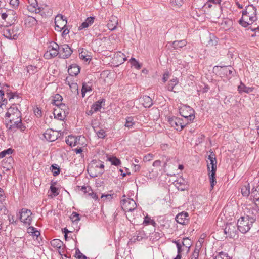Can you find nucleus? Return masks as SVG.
<instances>
[{
	"mask_svg": "<svg viewBox=\"0 0 259 259\" xmlns=\"http://www.w3.org/2000/svg\"><path fill=\"white\" fill-rule=\"evenodd\" d=\"M32 213L30 210L23 208L19 212V214H17V215H19V218L22 222L30 225L32 220Z\"/></svg>",
	"mask_w": 259,
	"mask_h": 259,
	"instance_id": "nucleus-9",
	"label": "nucleus"
},
{
	"mask_svg": "<svg viewBox=\"0 0 259 259\" xmlns=\"http://www.w3.org/2000/svg\"><path fill=\"white\" fill-rule=\"evenodd\" d=\"M208 159L210 161V163L207 164L211 165V169L213 170V168L214 169V170H217V160H216V157L215 154L213 151H210V154L208 156Z\"/></svg>",
	"mask_w": 259,
	"mask_h": 259,
	"instance_id": "nucleus-18",
	"label": "nucleus"
},
{
	"mask_svg": "<svg viewBox=\"0 0 259 259\" xmlns=\"http://www.w3.org/2000/svg\"><path fill=\"white\" fill-rule=\"evenodd\" d=\"M9 85L7 84H5L3 85V87L1 88L0 89V98L4 97L5 96V91L4 90H5L6 88H8Z\"/></svg>",
	"mask_w": 259,
	"mask_h": 259,
	"instance_id": "nucleus-62",
	"label": "nucleus"
},
{
	"mask_svg": "<svg viewBox=\"0 0 259 259\" xmlns=\"http://www.w3.org/2000/svg\"><path fill=\"white\" fill-rule=\"evenodd\" d=\"M68 72L71 76H76L80 72V68L77 65L73 64L69 67Z\"/></svg>",
	"mask_w": 259,
	"mask_h": 259,
	"instance_id": "nucleus-19",
	"label": "nucleus"
},
{
	"mask_svg": "<svg viewBox=\"0 0 259 259\" xmlns=\"http://www.w3.org/2000/svg\"><path fill=\"white\" fill-rule=\"evenodd\" d=\"M48 49L49 50L46 52L44 55V57L46 59H50L54 58L60 54V52L58 51L50 49V48H48Z\"/></svg>",
	"mask_w": 259,
	"mask_h": 259,
	"instance_id": "nucleus-24",
	"label": "nucleus"
},
{
	"mask_svg": "<svg viewBox=\"0 0 259 259\" xmlns=\"http://www.w3.org/2000/svg\"><path fill=\"white\" fill-rule=\"evenodd\" d=\"M60 132H61V131L57 132L52 129H48L44 133V137L48 141L53 142L60 137L59 135V134L61 135Z\"/></svg>",
	"mask_w": 259,
	"mask_h": 259,
	"instance_id": "nucleus-11",
	"label": "nucleus"
},
{
	"mask_svg": "<svg viewBox=\"0 0 259 259\" xmlns=\"http://www.w3.org/2000/svg\"><path fill=\"white\" fill-rule=\"evenodd\" d=\"M121 205L124 211H132L136 207V203L133 199L129 198L121 200Z\"/></svg>",
	"mask_w": 259,
	"mask_h": 259,
	"instance_id": "nucleus-10",
	"label": "nucleus"
},
{
	"mask_svg": "<svg viewBox=\"0 0 259 259\" xmlns=\"http://www.w3.org/2000/svg\"><path fill=\"white\" fill-rule=\"evenodd\" d=\"M214 259H232V258L228 256L227 253L221 251L215 256Z\"/></svg>",
	"mask_w": 259,
	"mask_h": 259,
	"instance_id": "nucleus-46",
	"label": "nucleus"
},
{
	"mask_svg": "<svg viewBox=\"0 0 259 259\" xmlns=\"http://www.w3.org/2000/svg\"><path fill=\"white\" fill-rule=\"evenodd\" d=\"M253 197V201L255 203L256 205H259V193L254 194Z\"/></svg>",
	"mask_w": 259,
	"mask_h": 259,
	"instance_id": "nucleus-63",
	"label": "nucleus"
},
{
	"mask_svg": "<svg viewBox=\"0 0 259 259\" xmlns=\"http://www.w3.org/2000/svg\"><path fill=\"white\" fill-rule=\"evenodd\" d=\"M259 193V185L256 187H254L252 189L251 194L252 196H253L254 194Z\"/></svg>",
	"mask_w": 259,
	"mask_h": 259,
	"instance_id": "nucleus-64",
	"label": "nucleus"
},
{
	"mask_svg": "<svg viewBox=\"0 0 259 259\" xmlns=\"http://www.w3.org/2000/svg\"><path fill=\"white\" fill-rule=\"evenodd\" d=\"M29 230H32V232H30L31 234L33 236H36L37 238L40 236V232L36 230V229L33 227H29Z\"/></svg>",
	"mask_w": 259,
	"mask_h": 259,
	"instance_id": "nucleus-52",
	"label": "nucleus"
},
{
	"mask_svg": "<svg viewBox=\"0 0 259 259\" xmlns=\"http://www.w3.org/2000/svg\"><path fill=\"white\" fill-rule=\"evenodd\" d=\"M168 121L171 127L179 131H181L189 124V122H184L182 118L176 117H169Z\"/></svg>",
	"mask_w": 259,
	"mask_h": 259,
	"instance_id": "nucleus-7",
	"label": "nucleus"
},
{
	"mask_svg": "<svg viewBox=\"0 0 259 259\" xmlns=\"http://www.w3.org/2000/svg\"><path fill=\"white\" fill-rule=\"evenodd\" d=\"M82 89L84 90V92H88L92 91V88L91 86H89L85 83H83Z\"/></svg>",
	"mask_w": 259,
	"mask_h": 259,
	"instance_id": "nucleus-61",
	"label": "nucleus"
},
{
	"mask_svg": "<svg viewBox=\"0 0 259 259\" xmlns=\"http://www.w3.org/2000/svg\"><path fill=\"white\" fill-rule=\"evenodd\" d=\"M170 43L171 44V46L175 49H178L180 48H182V47L185 46L187 44V42L185 40H181L180 41H174Z\"/></svg>",
	"mask_w": 259,
	"mask_h": 259,
	"instance_id": "nucleus-32",
	"label": "nucleus"
},
{
	"mask_svg": "<svg viewBox=\"0 0 259 259\" xmlns=\"http://www.w3.org/2000/svg\"><path fill=\"white\" fill-rule=\"evenodd\" d=\"M79 56L80 59L84 60L86 61L91 60V58H90L89 57L88 58H87L85 52L83 51L79 53Z\"/></svg>",
	"mask_w": 259,
	"mask_h": 259,
	"instance_id": "nucleus-57",
	"label": "nucleus"
},
{
	"mask_svg": "<svg viewBox=\"0 0 259 259\" xmlns=\"http://www.w3.org/2000/svg\"><path fill=\"white\" fill-rule=\"evenodd\" d=\"M51 245L54 248H56L60 249L61 247L63 246V243L60 239H55L51 241Z\"/></svg>",
	"mask_w": 259,
	"mask_h": 259,
	"instance_id": "nucleus-34",
	"label": "nucleus"
},
{
	"mask_svg": "<svg viewBox=\"0 0 259 259\" xmlns=\"http://www.w3.org/2000/svg\"><path fill=\"white\" fill-rule=\"evenodd\" d=\"M257 9L253 5H248L242 11V17L239 20V24L244 27H247L257 20Z\"/></svg>",
	"mask_w": 259,
	"mask_h": 259,
	"instance_id": "nucleus-1",
	"label": "nucleus"
},
{
	"mask_svg": "<svg viewBox=\"0 0 259 259\" xmlns=\"http://www.w3.org/2000/svg\"><path fill=\"white\" fill-rule=\"evenodd\" d=\"M117 25V18L114 16H112L107 23V27L109 30L113 31L116 29Z\"/></svg>",
	"mask_w": 259,
	"mask_h": 259,
	"instance_id": "nucleus-20",
	"label": "nucleus"
},
{
	"mask_svg": "<svg viewBox=\"0 0 259 259\" xmlns=\"http://www.w3.org/2000/svg\"><path fill=\"white\" fill-rule=\"evenodd\" d=\"M59 58L66 59L72 54L73 51L67 44H64L60 46Z\"/></svg>",
	"mask_w": 259,
	"mask_h": 259,
	"instance_id": "nucleus-12",
	"label": "nucleus"
},
{
	"mask_svg": "<svg viewBox=\"0 0 259 259\" xmlns=\"http://www.w3.org/2000/svg\"><path fill=\"white\" fill-rule=\"evenodd\" d=\"M26 23L28 24L29 26L32 27L37 25V21L32 16H28L25 20Z\"/></svg>",
	"mask_w": 259,
	"mask_h": 259,
	"instance_id": "nucleus-36",
	"label": "nucleus"
},
{
	"mask_svg": "<svg viewBox=\"0 0 259 259\" xmlns=\"http://www.w3.org/2000/svg\"><path fill=\"white\" fill-rule=\"evenodd\" d=\"M144 223H145V224H147V225L149 224L150 223H151L152 224H155V222L153 220H151L148 216H146V217H145L144 221Z\"/></svg>",
	"mask_w": 259,
	"mask_h": 259,
	"instance_id": "nucleus-60",
	"label": "nucleus"
},
{
	"mask_svg": "<svg viewBox=\"0 0 259 259\" xmlns=\"http://www.w3.org/2000/svg\"><path fill=\"white\" fill-rule=\"evenodd\" d=\"M105 99H102L101 100H99L96 101L94 104H93L91 106L92 109L94 110V111L96 112L100 110V109L102 107V103H105Z\"/></svg>",
	"mask_w": 259,
	"mask_h": 259,
	"instance_id": "nucleus-29",
	"label": "nucleus"
},
{
	"mask_svg": "<svg viewBox=\"0 0 259 259\" xmlns=\"http://www.w3.org/2000/svg\"><path fill=\"white\" fill-rule=\"evenodd\" d=\"M256 219V214L253 213L251 215L247 214L246 216L241 217L238 220L237 223V227L239 231L243 234L246 233L250 230Z\"/></svg>",
	"mask_w": 259,
	"mask_h": 259,
	"instance_id": "nucleus-2",
	"label": "nucleus"
},
{
	"mask_svg": "<svg viewBox=\"0 0 259 259\" xmlns=\"http://www.w3.org/2000/svg\"><path fill=\"white\" fill-rule=\"evenodd\" d=\"M180 115L187 119V122H192L195 118V111L189 106H184L179 109Z\"/></svg>",
	"mask_w": 259,
	"mask_h": 259,
	"instance_id": "nucleus-5",
	"label": "nucleus"
},
{
	"mask_svg": "<svg viewBox=\"0 0 259 259\" xmlns=\"http://www.w3.org/2000/svg\"><path fill=\"white\" fill-rule=\"evenodd\" d=\"M177 222L181 225L188 224L189 221V214L185 211L178 213L176 217Z\"/></svg>",
	"mask_w": 259,
	"mask_h": 259,
	"instance_id": "nucleus-13",
	"label": "nucleus"
},
{
	"mask_svg": "<svg viewBox=\"0 0 259 259\" xmlns=\"http://www.w3.org/2000/svg\"><path fill=\"white\" fill-rule=\"evenodd\" d=\"M75 257L77 259H87V257L77 249L75 252Z\"/></svg>",
	"mask_w": 259,
	"mask_h": 259,
	"instance_id": "nucleus-53",
	"label": "nucleus"
},
{
	"mask_svg": "<svg viewBox=\"0 0 259 259\" xmlns=\"http://www.w3.org/2000/svg\"><path fill=\"white\" fill-rule=\"evenodd\" d=\"M174 184L179 190L181 191L185 190L187 187V184L185 183V182H184L183 179H182V181L180 180V181L179 180H176L174 182Z\"/></svg>",
	"mask_w": 259,
	"mask_h": 259,
	"instance_id": "nucleus-31",
	"label": "nucleus"
},
{
	"mask_svg": "<svg viewBox=\"0 0 259 259\" xmlns=\"http://www.w3.org/2000/svg\"><path fill=\"white\" fill-rule=\"evenodd\" d=\"M179 82V81L177 78H174L172 79H171L167 86V90L169 91H173L174 92H176L174 90V88L175 85H176Z\"/></svg>",
	"mask_w": 259,
	"mask_h": 259,
	"instance_id": "nucleus-35",
	"label": "nucleus"
},
{
	"mask_svg": "<svg viewBox=\"0 0 259 259\" xmlns=\"http://www.w3.org/2000/svg\"><path fill=\"white\" fill-rule=\"evenodd\" d=\"M95 17H88L85 21L82 22L80 25L78 27V30H81L83 29L84 28H88L90 26H91L94 22Z\"/></svg>",
	"mask_w": 259,
	"mask_h": 259,
	"instance_id": "nucleus-17",
	"label": "nucleus"
},
{
	"mask_svg": "<svg viewBox=\"0 0 259 259\" xmlns=\"http://www.w3.org/2000/svg\"><path fill=\"white\" fill-rule=\"evenodd\" d=\"M62 100H63L62 97L60 95L57 94L54 97V99L52 103V104L55 105L56 106H57L58 107H66V105L61 102Z\"/></svg>",
	"mask_w": 259,
	"mask_h": 259,
	"instance_id": "nucleus-22",
	"label": "nucleus"
},
{
	"mask_svg": "<svg viewBox=\"0 0 259 259\" xmlns=\"http://www.w3.org/2000/svg\"><path fill=\"white\" fill-rule=\"evenodd\" d=\"M88 172L92 178L102 175L104 172V163L96 160H92L88 167Z\"/></svg>",
	"mask_w": 259,
	"mask_h": 259,
	"instance_id": "nucleus-3",
	"label": "nucleus"
},
{
	"mask_svg": "<svg viewBox=\"0 0 259 259\" xmlns=\"http://www.w3.org/2000/svg\"><path fill=\"white\" fill-rule=\"evenodd\" d=\"M56 182H52L51 185L50 187V190L51 192V193L53 195V197H56L59 194V192H58V189L54 186Z\"/></svg>",
	"mask_w": 259,
	"mask_h": 259,
	"instance_id": "nucleus-41",
	"label": "nucleus"
},
{
	"mask_svg": "<svg viewBox=\"0 0 259 259\" xmlns=\"http://www.w3.org/2000/svg\"><path fill=\"white\" fill-rule=\"evenodd\" d=\"M16 119V121H14L15 118L12 117L10 120V123L11 124L9 125V123H7V127L13 132H16L17 130H20L21 132H24L26 129V126L22 123L21 116L17 117Z\"/></svg>",
	"mask_w": 259,
	"mask_h": 259,
	"instance_id": "nucleus-6",
	"label": "nucleus"
},
{
	"mask_svg": "<svg viewBox=\"0 0 259 259\" xmlns=\"http://www.w3.org/2000/svg\"><path fill=\"white\" fill-rule=\"evenodd\" d=\"M200 249L201 247L196 246L193 253L190 255L189 259H198Z\"/></svg>",
	"mask_w": 259,
	"mask_h": 259,
	"instance_id": "nucleus-39",
	"label": "nucleus"
},
{
	"mask_svg": "<svg viewBox=\"0 0 259 259\" xmlns=\"http://www.w3.org/2000/svg\"><path fill=\"white\" fill-rule=\"evenodd\" d=\"M171 3L172 6H175L178 7H179L182 5L183 4V0H171Z\"/></svg>",
	"mask_w": 259,
	"mask_h": 259,
	"instance_id": "nucleus-55",
	"label": "nucleus"
},
{
	"mask_svg": "<svg viewBox=\"0 0 259 259\" xmlns=\"http://www.w3.org/2000/svg\"><path fill=\"white\" fill-rule=\"evenodd\" d=\"M51 170L54 176H56L60 174V170L59 167L56 164L51 165Z\"/></svg>",
	"mask_w": 259,
	"mask_h": 259,
	"instance_id": "nucleus-45",
	"label": "nucleus"
},
{
	"mask_svg": "<svg viewBox=\"0 0 259 259\" xmlns=\"http://www.w3.org/2000/svg\"><path fill=\"white\" fill-rule=\"evenodd\" d=\"M71 78L69 77H66L65 80V83L66 84H68L70 90H71L72 92L75 93L77 92L78 93V84L77 83L72 82L70 81Z\"/></svg>",
	"mask_w": 259,
	"mask_h": 259,
	"instance_id": "nucleus-26",
	"label": "nucleus"
},
{
	"mask_svg": "<svg viewBox=\"0 0 259 259\" xmlns=\"http://www.w3.org/2000/svg\"><path fill=\"white\" fill-rule=\"evenodd\" d=\"M238 91L239 93L244 92L246 93H249L253 91V88L246 87L242 82L240 83V84L238 87Z\"/></svg>",
	"mask_w": 259,
	"mask_h": 259,
	"instance_id": "nucleus-33",
	"label": "nucleus"
},
{
	"mask_svg": "<svg viewBox=\"0 0 259 259\" xmlns=\"http://www.w3.org/2000/svg\"><path fill=\"white\" fill-rule=\"evenodd\" d=\"M172 242L175 243L177 248V254H181V253L184 251L183 246L180 243V240L173 241Z\"/></svg>",
	"mask_w": 259,
	"mask_h": 259,
	"instance_id": "nucleus-44",
	"label": "nucleus"
},
{
	"mask_svg": "<svg viewBox=\"0 0 259 259\" xmlns=\"http://www.w3.org/2000/svg\"><path fill=\"white\" fill-rule=\"evenodd\" d=\"M207 166L208 171L209 172L208 175H209V179H210L211 189L212 190V189H213L214 186L215 185V184L217 183L216 179H215L216 170H214L213 168V170H210L209 164H208L207 165Z\"/></svg>",
	"mask_w": 259,
	"mask_h": 259,
	"instance_id": "nucleus-14",
	"label": "nucleus"
},
{
	"mask_svg": "<svg viewBox=\"0 0 259 259\" xmlns=\"http://www.w3.org/2000/svg\"><path fill=\"white\" fill-rule=\"evenodd\" d=\"M57 109H55L54 111V115L55 116V118H56L57 119L60 120H63L65 117V112L64 111L63 114L61 112H60V113H57Z\"/></svg>",
	"mask_w": 259,
	"mask_h": 259,
	"instance_id": "nucleus-43",
	"label": "nucleus"
},
{
	"mask_svg": "<svg viewBox=\"0 0 259 259\" xmlns=\"http://www.w3.org/2000/svg\"><path fill=\"white\" fill-rule=\"evenodd\" d=\"M92 189L90 186H83L81 187L80 190L83 191L84 194H89L90 192L91 191Z\"/></svg>",
	"mask_w": 259,
	"mask_h": 259,
	"instance_id": "nucleus-58",
	"label": "nucleus"
},
{
	"mask_svg": "<svg viewBox=\"0 0 259 259\" xmlns=\"http://www.w3.org/2000/svg\"><path fill=\"white\" fill-rule=\"evenodd\" d=\"M70 219L73 222H78L80 220L79 214L76 212H73L70 216Z\"/></svg>",
	"mask_w": 259,
	"mask_h": 259,
	"instance_id": "nucleus-51",
	"label": "nucleus"
},
{
	"mask_svg": "<svg viewBox=\"0 0 259 259\" xmlns=\"http://www.w3.org/2000/svg\"><path fill=\"white\" fill-rule=\"evenodd\" d=\"M51 44L52 45H50L49 46L48 48L60 51V46H59L57 43H55L54 42H51Z\"/></svg>",
	"mask_w": 259,
	"mask_h": 259,
	"instance_id": "nucleus-54",
	"label": "nucleus"
},
{
	"mask_svg": "<svg viewBox=\"0 0 259 259\" xmlns=\"http://www.w3.org/2000/svg\"><path fill=\"white\" fill-rule=\"evenodd\" d=\"M66 144L70 146H75L77 142V138L73 136H69L68 138L66 139Z\"/></svg>",
	"mask_w": 259,
	"mask_h": 259,
	"instance_id": "nucleus-38",
	"label": "nucleus"
},
{
	"mask_svg": "<svg viewBox=\"0 0 259 259\" xmlns=\"http://www.w3.org/2000/svg\"><path fill=\"white\" fill-rule=\"evenodd\" d=\"M136 235L134 236L131 239V241L135 243L136 241H140L143 239L147 238V235L143 230H139L136 231Z\"/></svg>",
	"mask_w": 259,
	"mask_h": 259,
	"instance_id": "nucleus-15",
	"label": "nucleus"
},
{
	"mask_svg": "<svg viewBox=\"0 0 259 259\" xmlns=\"http://www.w3.org/2000/svg\"><path fill=\"white\" fill-rule=\"evenodd\" d=\"M140 100L142 105L145 108H149L153 105L152 100L148 96H143Z\"/></svg>",
	"mask_w": 259,
	"mask_h": 259,
	"instance_id": "nucleus-21",
	"label": "nucleus"
},
{
	"mask_svg": "<svg viewBox=\"0 0 259 259\" xmlns=\"http://www.w3.org/2000/svg\"><path fill=\"white\" fill-rule=\"evenodd\" d=\"M29 6H28V10L32 12H35L36 13H39L41 11L40 7L36 8L38 6L36 0H28Z\"/></svg>",
	"mask_w": 259,
	"mask_h": 259,
	"instance_id": "nucleus-16",
	"label": "nucleus"
},
{
	"mask_svg": "<svg viewBox=\"0 0 259 259\" xmlns=\"http://www.w3.org/2000/svg\"><path fill=\"white\" fill-rule=\"evenodd\" d=\"M180 243L184 247L187 249V251L189 252L190 248L192 244V241L188 238H184L182 241L180 240Z\"/></svg>",
	"mask_w": 259,
	"mask_h": 259,
	"instance_id": "nucleus-30",
	"label": "nucleus"
},
{
	"mask_svg": "<svg viewBox=\"0 0 259 259\" xmlns=\"http://www.w3.org/2000/svg\"><path fill=\"white\" fill-rule=\"evenodd\" d=\"M13 150L11 148H9L6 150H5L1 152H0V158H2L6 156L7 154L10 155L13 152ZM13 161V158L12 156H9V157L7 158V161L9 162V163H11Z\"/></svg>",
	"mask_w": 259,
	"mask_h": 259,
	"instance_id": "nucleus-27",
	"label": "nucleus"
},
{
	"mask_svg": "<svg viewBox=\"0 0 259 259\" xmlns=\"http://www.w3.org/2000/svg\"><path fill=\"white\" fill-rule=\"evenodd\" d=\"M4 36L9 39H15L17 37L16 34H14L13 30L6 28L3 31Z\"/></svg>",
	"mask_w": 259,
	"mask_h": 259,
	"instance_id": "nucleus-28",
	"label": "nucleus"
},
{
	"mask_svg": "<svg viewBox=\"0 0 259 259\" xmlns=\"http://www.w3.org/2000/svg\"><path fill=\"white\" fill-rule=\"evenodd\" d=\"M55 29L58 31H61L62 29L66 27V22H64L63 20L55 19Z\"/></svg>",
	"mask_w": 259,
	"mask_h": 259,
	"instance_id": "nucleus-25",
	"label": "nucleus"
},
{
	"mask_svg": "<svg viewBox=\"0 0 259 259\" xmlns=\"http://www.w3.org/2000/svg\"><path fill=\"white\" fill-rule=\"evenodd\" d=\"M222 68V72L225 74L228 78H230L231 76H233V73L234 69L231 66H223L221 67Z\"/></svg>",
	"mask_w": 259,
	"mask_h": 259,
	"instance_id": "nucleus-23",
	"label": "nucleus"
},
{
	"mask_svg": "<svg viewBox=\"0 0 259 259\" xmlns=\"http://www.w3.org/2000/svg\"><path fill=\"white\" fill-rule=\"evenodd\" d=\"M95 132L96 133V134L99 138H104L106 136V132L103 129H100L99 131H96L94 130Z\"/></svg>",
	"mask_w": 259,
	"mask_h": 259,
	"instance_id": "nucleus-50",
	"label": "nucleus"
},
{
	"mask_svg": "<svg viewBox=\"0 0 259 259\" xmlns=\"http://www.w3.org/2000/svg\"><path fill=\"white\" fill-rule=\"evenodd\" d=\"M27 72L29 74H34L37 72V68L35 66L29 65L27 67Z\"/></svg>",
	"mask_w": 259,
	"mask_h": 259,
	"instance_id": "nucleus-48",
	"label": "nucleus"
},
{
	"mask_svg": "<svg viewBox=\"0 0 259 259\" xmlns=\"http://www.w3.org/2000/svg\"><path fill=\"white\" fill-rule=\"evenodd\" d=\"M108 159L110 162H111L112 165L115 166H118L121 164L120 160L115 156L109 157Z\"/></svg>",
	"mask_w": 259,
	"mask_h": 259,
	"instance_id": "nucleus-42",
	"label": "nucleus"
},
{
	"mask_svg": "<svg viewBox=\"0 0 259 259\" xmlns=\"http://www.w3.org/2000/svg\"><path fill=\"white\" fill-rule=\"evenodd\" d=\"M8 110L12 115L13 117H20L21 115V112L17 107L15 108L11 106L8 109Z\"/></svg>",
	"mask_w": 259,
	"mask_h": 259,
	"instance_id": "nucleus-37",
	"label": "nucleus"
},
{
	"mask_svg": "<svg viewBox=\"0 0 259 259\" xmlns=\"http://www.w3.org/2000/svg\"><path fill=\"white\" fill-rule=\"evenodd\" d=\"M238 231L237 224L232 223H227L224 229V233L230 238L237 237Z\"/></svg>",
	"mask_w": 259,
	"mask_h": 259,
	"instance_id": "nucleus-8",
	"label": "nucleus"
},
{
	"mask_svg": "<svg viewBox=\"0 0 259 259\" xmlns=\"http://www.w3.org/2000/svg\"><path fill=\"white\" fill-rule=\"evenodd\" d=\"M135 123V122L134 121V117L132 116H127L126 118V122L124 126L130 128L132 127Z\"/></svg>",
	"mask_w": 259,
	"mask_h": 259,
	"instance_id": "nucleus-40",
	"label": "nucleus"
},
{
	"mask_svg": "<svg viewBox=\"0 0 259 259\" xmlns=\"http://www.w3.org/2000/svg\"><path fill=\"white\" fill-rule=\"evenodd\" d=\"M131 64L136 69H139L141 68L142 65L134 58H131L130 59Z\"/></svg>",
	"mask_w": 259,
	"mask_h": 259,
	"instance_id": "nucleus-47",
	"label": "nucleus"
},
{
	"mask_svg": "<svg viewBox=\"0 0 259 259\" xmlns=\"http://www.w3.org/2000/svg\"><path fill=\"white\" fill-rule=\"evenodd\" d=\"M242 194L244 196H247L250 194V188L249 185L244 186L241 188Z\"/></svg>",
	"mask_w": 259,
	"mask_h": 259,
	"instance_id": "nucleus-49",
	"label": "nucleus"
},
{
	"mask_svg": "<svg viewBox=\"0 0 259 259\" xmlns=\"http://www.w3.org/2000/svg\"><path fill=\"white\" fill-rule=\"evenodd\" d=\"M2 18L4 21L0 24V26L8 27L14 24L16 22L17 16L16 12L11 10L7 11L6 12L2 14Z\"/></svg>",
	"mask_w": 259,
	"mask_h": 259,
	"instance_id": "nucleus-4",
	"label": "nucleus"
},
{
	"mask_svg": "<svg viewBox=\"0 0 259 259\" xmlns=\"http://www.w3.org/2000/svg\"><path fill=\"white\" fill-rule=\"evenodd\" d=\"M113 195H114L113 194H102L101 197V198L103 200H104V199H105L108 201H110L111 200H112L113 198Z\"/></svg>",
	"mask_w": 259,
	"mask_h": 259,
	"instance_id": "nucleus-56",
	"label": "nucleus"
},
{
	"mask_svg": "<svg viewBox=\"0 0 259 259\" xmlns=\"http://www.w3.org/2000/svg\"><path fill=\"white\" fill-rule=\"evenodd\" d=\"M19 4V0H10V4L13 8H16L18 7Z\"/></svg>",
	"mask_w": 259,
	"mask_h": 259,
	"instance_id": "nucleus-59",
	"label": "nucleus"
}]
</instances>
